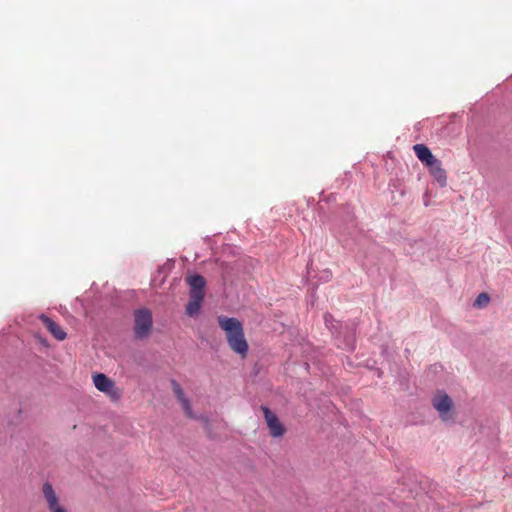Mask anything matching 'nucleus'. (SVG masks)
Here are the masks:
<instances>
[{
	"label": "nucleus",
	"mask_w": 512,
	"mask_h": 512,
	"mask_svg": "<svg viewBox=\"0 0 512 512\" xmlns=\"http://www.w3.org/2000/svg\"><path fill=\"white\" fill-rule=\"evenodd\" d=\"M219 327L225 332L230 349L241 358H246L249 350L242 323L235 317L220 315L217 317Z\"/></svg>",
	"instance_id": "obj_1"
},
{
	"label": "nucleus",
	"mask_w": 512,
	"mask_h": 512,
	"mask_svg": "<svg viewBox=\"0 0 512 512\" xmlns=\"http://www.w3.org/2000/svg\"><path fill=\"white\" fill-rule=\"evenodd\" d=\"M134 333L136 338L144 339L149 336L152 329V314L148 309H139L134 313Z\"/></svg>",
	"instance_id": "obj_2"
},
{
	"label": "nucleus",
	"mask_w": 512,
	"mask_h": 512,
	"mask_svg": "<svg viewBox=\"0 0 512 512\" xmlns=\"http://www.w3.org/2000/svg\"><path fill=\"white\" fill-rule=\"evenodd\" d=\"M432 405L443 421H448L452 418L453 401L447 393L443 391L437 392L432 399Z\"/></svg>",
	"instance_id": "obj_3"
},
{
	"label": "nucleus",
	"mask_w": 512,
	"mask_h": 512,
	"mask_svg": "<svg viewBox=\"0 0 512 512\" xmlns=\"http://www.w3.org/2000/svg\"><path fill=\"white\" fill-rule=\"evenodd\" d=\"M93 383L99 391L107 394L112 399L118 400L120 398V392L116 388L115 383L106 375L102 373L96 374L93 377Z\"/></svg>",
	"instance_id": "obj_4"
},
{
	"label": "nucleus",
	"mask_w": 512,
	"mask_h": 512,
	"mask_svg": "<svg viewBox=\"0 0 512 512\" xmlns=\"http://www.w3.org/2000/svg\"><path fill=\"white\" fill-rule=\"evenodd\" d=\"M261 409L264 413V418L269 428L270 435L274 438L282 437L285 434L286 429L280 422L277 415L266 406H262Z\"/></svg>",
	"instance_id": "obj_5"
},
{
	"label": "nucleus",
	"mask_w": 512,
	"mask_h": 512,
	"mask_svg": "<svg viewBox=\"0 0 512 512\" xmlns=\"http://www.w3.org/2000/svg\"><path fill=\"white\" fill-rule=\"evenodd\" d=\"M42 492L50 512H67L60 504L59 498L50 483L46 482L43 484Z\"/></svg>",
	"instance_id": "obj_6"
},
{
	"label": "nucleus",
	"mask_w": 512,
	"mask_h": 512,
	"mask_svg": "<svg viewBox=\"0 0 512 512\" xmlns=\"http://www.w3.org/2000/svg\"><path fill=\"white\" fill-rule=\"evenodd\" d=\"M39 320L42 322V324L46 327V329L51 333V335L57 339L58 341H63L66 339L67 334L62 329L60 325H58L55 321H53L48 316L41 314L39 316Z\"/></svg>",
	"instance_id": "obj_7"
},
{
	"label": "nucleus",
	"mask_w": 512,
	"mask_h": 512,
	"mask_svg": "<svg viewBox=\"0 0 512 512\" xmlns=\"http://www.w3.org/2000/svg\"><path fill=\"white\" fill-rule=\"evenodd\" d=\"M172 390L177 397L178 401L181 403L183 410L188 418L194 419L196 416L192 411V407L188 398L185 397L184 391L180 384L175 380L171 381Z\"/></svg>",
	"instance_id": "obj_8"
},
{
	"label": "nucleus",
	"mask_w": 512,
	"mask_h": 512,
	"mask_svg": "<svg viewBox=\"0 0 512 512\" xmlns=\"http://www.w3.org/2000/svg\"><path fill=\"white\" fill-rule=\"evenodd\" d=\"M430 174L434 177V179L438 182L441 187L446 186L447 184V175L446 171L442 168L441 162L436 159L428 166Z\"/></svg>",
	"instance_id": "obj_9"
},
{
	"label": "nucleus",
	"mask_w": 512,
	"mask_h": 512,
	"mask_svg": "<svg viewBox=\"0 0 512 512\" xmlns=\"http://www.w3.org/2000/svg\"><path fill=\"white\" fill-rule=\"evenodd\" d=\"M187 283L190 286L189 295H201L204 297V287L206 284L205 278L201 275H191L186 278Z\"/></svg>",
	"instance_id": "obj_10"
},
{
	"label": "nucleus",
	"mask_w": 512,
	"mask_h": 512,
	"mask_svg": "<svg viewBox=\"0 0 512 512\" xmlns=\"http://www.w3.org/2000/svg\"><path fill=\"white\" fill-rule=\"evenodd\" d=\"M414 153L417 158L425 165L428 166L437 158L431 153L430 149L424 144H416L413 146Z\"/></svg>",
	"instance_id": "obj_11"
},
{
	"label": "nucleus",
	"mask_w": 512,
	"mask_h": 512,
	"mask_svg": "<svg viewBox=\"0 0 512 512\" xmlns=\"http://www.w3.org/2000/svg\"><path fill=\"white\" fill-rule=\"evenodd\" d=\"M203 299L204 297L201 295H189V302L186 306V314L188 316H194L198 314Z\"/></svg>",
	"instance_id": "obj_12"
},
{
	"label": "nucleus",
	"mask_w": 512,
	"mask_h": 512,
	"mask_svg": "<svg viewBox=\"0 0 512 512\" xmlns=\"http://www.w3.org/2000/svg\"><path fill=\"white\" fill-rule=\"evenodd\" d=\"M490 301V297L487 293H480L478 295V297L476 298L475 302H474V306H477V307H485L486 305H488Z\"/></svg>",
	"instance_id": "obj_13"
}]
</instances>
